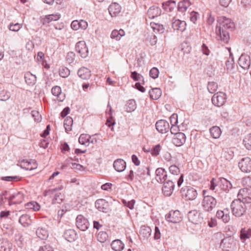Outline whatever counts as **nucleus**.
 Wrapping results in <instances>:
<instances>
[{"label": "nucleus", "instance_id": "nucleus-1", "mask_svg": "<svg viewBox=\"0 0 251 251\" xmlns=\"http://www.w3.org/2000/svg\"><path fill=\"white\" fill-rule=\"evenodd\" d=\"M230 207L233 215L237 217L243 216L247 210L245 202L239 198L233 201L230 204Z\"/></svg>", "mask_w": 251, "mask_h": 251}, {"label": "nucleus", "instance_id": "nucleus-2", "mask_svg": "<svg viewBox=\"0 0 251 251\" xmlns=\"http://www.w3.org/2000/svg\"><path fill=\"white\" fill-rule=\"evenodd\" d=\"M219 25L216 26V29L232 31L235 27L234 24L231 20L226 17H221L218 19Z\"/></svg>", "mask_w": 251, "mask_h": 251}, {"label": "nucleus", "instance_id": "nucleus-3", "mask_svg": "<svg viewBox=\"0 0 251 251\" xmlns=\"http://www.w3.org/2000/svg\"><path fill=\"white\" fill-rule=\"evenodd\" d=\"M217 201L213 196H205L201 202L203 209L206 212H211L216 206Z\"/></svg>", "mask_w": 251, "mask_h": 251}, {"label": "nucleus", "instance_id": "nucleus-4", "mask_svg": "<svg viewBox=\"0 0 251 251\" xmlns=\"http://www.w3.org/2000/svg\"><path fill=\"white\" fill-rule=\"evenodd\" d=\"M62 189V187L59 188H56L53 189H50L45 192V196H53V198L52 200V204H55L56 203H60L63 199V195L59 192L58 190Z\"/></svg>", "mask_w": 251, "mask_h": 251}, {"label": "nucleus", "instance_id": "nucleus-5", "mask_svg": "<svg viewBox=\"0 0 251 251\" xmlns=\"http://www.w3.org/2000/svg\"><path fill=\"white\" fill-rule=\"evenodd\" d=\"M180 193L186 199L188 200H194L197 197L198 193L196 190L190 186H185L180 190Z\"/></svg>", "mask_w": 251, "mask_h": 251}, {"label": "nucleus", "instance_id": "nucleus-6", "mask_svg": "<svg viewBox=\"0 0 251 251\" xmlns=\"http://www.w3.org/2000/svg\"><path fill=\"white\" fill-rule=\"evenodd\" d=\"M166 220L172 223H178L182 221V215L178 210L171 211L165 215Z\"/></svg>", "mask_w": 251, "mask_h": 251}, {"label": "nucleus", "instance_id": "nucleus-7", "mask_svg": "<svg viewBox=\"0 0 251 251\" xmlns=\"http://www.w3.org/2000/svg\"><path fill=\"white\" fill-rule=\"evenodd\" d=\"M212 103L216 106L220 107L223 105L226 101V97L225 93L219 92L215 94L212 98Z\"/></svg>", "mask_w": 251, "mask_h": 251}, {"label": "nucleus", "instance_id": "nucleus-8", "mask_svg": "<svg viewBox=\"0 0 251 251\" xmlns=\"http://www.w3.org/2000/svg\"><path fill=\"white\" fill-rule=\"evenodd\" d=\"M238 166L241 171L248 173L251 172V159L246 157L243 158L238 163Z\"/></svg>", "mask_w": 251, "mask_h": 251}, {"label": "nucleus", "instance_id": "nucleus-9", "mask_svg": "<svg viewBox=\"0 0 251 251\" xmlns=\"http://www.w3.org/2000/svg\"><path fill=\"white\" fill-rule=\"evenodd\" d=\"M150 171L149 166H141L138 168L135 173V179L139 181L144 180L146 176H150Z\"/></svg>", "mask_w": 251, "mask_h": 251}, {"label": "nucleus", "instance_id": "nucleus-10", "mask_svg": "<svg viewBox=\"0 0 251 251\" xmlns=\"http://www.w3.org/2000/svg\"><path fill=\"white\" fill-rule=\"evenodd\" d=\"M75 50L82 58H86L88 55V49L84 41L78 42L75 45Z\"/></svg>", "mask_w": 251, "mask_h": 251}, {"label": "nucleus", "instance_id": "nucleus-11", "mask_svg": "<svg viewBox=\"0 0 251 251\" xmlns=\"http://www.w3.org/2000/svg\"><path fill=\"white\" fill-rule=\"evenodd\" d=\"M76 226L81 230L85 231L88 228L89 223L87 219L79 215L76 218Z\"/></svg>", "mask_w": 251, "mask_h": 251}, {"label": "nucleus", "instance_id": "nucleus-12", "mask_svg": "<svg viewBox=\"0 0 251 251\" xmlns=\"http://www.w3.org/2000/svg\"><path fill=\"white\" fill-rule=\"evenodd\" d=\"M238 197L245 203H251V189L248 188L241 189L238 193Z\"/></svg>", "mask_w": 251, "mask_h": 251}, {"label": "nucleus", "instance_id": "nucleus-13", "mask_svg": "<svg viewBox=\"0 0 251 251\" xmlns=\"http://www.w3.org/2000/svg\"><path fill=\"white\" fill-rule=\"evenodd\" d=\"M95 207L100 211L107 213L110 210V203L104 199H99L95 202Z\"/></svg>", "mask_w": 251, "mask_h": 251}, {"label": "nucleus", "instance_id": "nucleus-14", "mask_svg": "<svg viewBox=\"0 0 251 251\" xmlns=\"http://www.w3.org/2000/svg\"><path fill=\"white\" fill-rule=\"evenodd\" d=\"M174 187L175 182L173 181L172 178L168 179V181L164 183L162 187V192L164 195L166 196H171L174 191Z\"/></svg>", "mask_w": 251, "mask_h": 251}, {"label": "nucleus", "instance_id": "nucleus-15", "mask_svg": "<svg viewBox=\"0 0 251 251\" xmlns=\"http://www.w3.org/2000/svg\"><path fill=\"white\" fill-rule=\"evenodd\" d=\"M187 216L189 221L194 224H198L202 221L201 213L196 210L189 211Z\"/></svg>", "mask_w": 251, "mask_h": 251}, {"label": "nucleus", "instance_id": "nucleus-16", "mask_svg": "<svg viewBox=\"0 0 251 251\" xmlns=\"http://www.w3.org/2000/svg\"><path fill=\"white\" fill-rule=\"evenodd\" d=\"M157 130L161 133H166L170 130L169 123L165 120L158 121L155 124Z\"/></svg>", "mask_w": 251, "mask_h": 251}, {"label": "nucleus", "instance_id": "nucleus-17", "mask_svg": "<svg viewBox=\"0 0 251 251\" xmlns=\"http://www.w3.org/2000/svg\"><path fill=\"white\" fill-rule=\"evenodd\" d=\"M238 64L243 69H249L251 66L250 56L246 54H242L238 59Z\"/></svg>", "mask_w": 251, "mask_h": 251}, {"label": "nucleus", "instance_id": "nucleus-18", "mask_svg": "<svg viewBox=\"0 0 251 251\" xmlns=\"http://www.w3.org/2000/svg\"><path fill=\"white\" fill-rule=\"evenodd\" d=\"M20 166L26 170L31 171L37 168V163L33 159H30L29 161L23 159L21 161Z\"/></svg>", "mask_w": 251, "mask_h": 251}, {"label": "nucleus", "instance_id": "nucleus-19", "mask_svg": "<svg viewBox=\"0 0 251 251\" xmlns=\"http://www.w3.org/2000/svg\"><path fill=\"white\" fill-rule=\"evenodd\" d=\"M24 195L21 192H18L11 195L9 198V203L10 205L21 203L24 200Z\"/></svg>", "mask_w": 251, "mask_h": 251}, {"label": "nucleus", "instance_id": "nucleus-20", "mask_svg": "<svg viewBox=\"0 0 251 251\" xmlns=\"http://www.w3.org/2000/svg\"><path fill=\"white\" fill-rule=\"evenodd\" d=\"M60 18V15L58 13L50 14L41 17V22L43 25H48L51 21H56Z\"/></svg>", "mask_w": 251, "mask_h": 251}, {"label": "nucleus", "instance_id": "nucleus-21", "mask_svg": "<svg viewBox=\"0 0 251 251\" xmlns=\"http://www.w3.org/2000/svg\"><path fill=\"white\" fill-rule=\"evenodd\" d=\"M217 217L221 219L225 223H228L230 220V215L229 210L227 208L224 210H218L216 213Z\"/></svg>", "mask_w": 251, "mask_h": 251}, {"label": "nucleus", "instance_id": "nucleus-22", "mask_svg": "<svg viewBox=\"0 0 251 251\" xmlns=\"http://www.w3.org/2000/svg\"><path fill=\"white\" fill-rule=\"evenodd\" d=\"M186 141V136L182 132H178L176 134L173 139V143L177 147H180L183 145Z\"/></svg>", "mask_w": 251, "mask_h": 251}, {"label": "nucleus", "instance_id": "nucleus-23", "mask_svg": "<svg viewBox=\"0 0 251 251\" xmlns=\"http://www.w3.org/2000/svg\"><path fill=\"white\" fill-rule=\"evenodd\" d=\"M234 242V239L231 237H226L221 240L220 247L223 250H227L232 248Z\"/></svg>", "mask_w": 251, "mask_h": 251}, {"label": "nucleus", "instance_id": "nucleus-24", "mask_svg": "<svg viewBox=\"0 0 251 251\" xmlns=\"http://www.w3.org/2000/svg\"><path fill=\"white\" fill-rule=\"evenodd\" d=\"M172 26L174 30L183 32L186 29V24L185 21H182L178 19H173Z\"/></svg>", "mask_w": 251, "mask_h": 251}, {"label": "nucleus", "instance_id": "nucleus-25", "mask_svg": "<svg viewBox=\"0 0 251 251\" xmlns=\"http://www.w3.org/2000/svg\"><path fill=\"white\" fill-rule=\"evenodd\" d=\"M64 236L66 240L70 242L75 241L77 238L76 231L73 229L66 230L64 232Z\"/></svg>", "mask_w": 251, "mask_h": 251}, {"label": "nucleus", "instance_id": "nucleus-26", "mask_svg": "<svg viewBox=\"0 0 251 251\" xmlns=\"http://www.w3.org/2000/svg\"><path fill=\"white\" fill-rule=\"evenodd\" d=\"M108 11L111 16L114 17L121 12V7L118 3H112L109 6Z\"/></svg>", "mask_w": 251, "mask_h": 251}, {"label": "nucleus", "instance_id": "nucleus-27", "mask_svg": "<svg viewBox=\"0 0 251 251\" xmlns=\"http://www.w3.org/2000/svg\"><path fill=\"white\" fill-rule=\"evenodd\" d=\"M77 75L80 78L84 80L88 79L91 76V71L85 67L80 68L77 71Z\"/></svg>", "mask_w": 251, "mask_h": 251}, {"label": "nucleus", "instance_id": "nucleus-28", "mask_svg": "<svg viewBox=\"0 0 251 251\" xmlns=\"http://www.w3.org/2000/svg\"><path fill=\"white\" fill-rule=\"evenodd\" d=\"M113 167L117 172H122L126 168V163L122 159H117L114 162Z\"/></svg>", "mask_w": 251, "mask_h": 251}, {"label": "nucleus", "instance_id": "nucleus-29", "mask_svg": "<svg viewBox=\"0 0 251 251\" xmlns=\"http://www.w3.org/2000/svg\"><path fill=\"white\" fill-rule=\"evenodd\" d=\"M218 185L225 191H228L232 187L230 182L224 177L219 178Z\"/></svg>", "mask_w": 251, "mask_h": 251}, {"label": "nucleus", "instance_id": "nucleus-30", "mask_svg": "<svg viewBox=\"0 0 251 251\" xmlns=\"http://www.w3.org/2000/svg\"><path fill=\"white\" fill-rule=\"evenodd\" d=\"M106 114L107 115V119L106 124L108 127H111L115 125V122L112 114V107L109 103L107 105V109L106 111Z\"/></svg>", "mask_w": 251, "mask_h": 251}, {"label": "nucleus", "instance_id": "nucleus-31", "mask_svg": "<svg viewBox=\"0 0 251 251\" xmlns=\"http://www.w3.org/2000/svg\"><path fill=\"white\" fill-rule=\"evenodd\" d=\"M36 75L32 74L29 72H26L25 75V81L27 85H34L36 83Z\"/></svg>", "mask_w": 251, "mask_h": 251}, {"label": "nucleus", "instance_id": "nucleus-32", "mask_svg": "<svg viewBox=\"0 0 251 251\" xmlns=\"http://www.w3.org/2000/svg\"><path fill=\"white\" fill-rule=\"evenodd\" d=\"M36 233L38 237L42 240H46L49 236V232L46 227H38Z\"/></svg>", "mask_w": 251, "mask_h": 251}, {"label": "nucleus", "instance_id": "nucleus-33", "mask_svg": "<svg viewBox=\"0 0 251 251\" xmlns=\"http://www.w3.org/2000/svg\"><path fill=\"white\" fill-rule=\"evenodd\" d=\"M52 95L58 98V100L62 101L64 99V95L62 94L61 89L58 86H55L51 89Z\"/></svg>", "mask_w": 251, "mask_h": 251}, {"label": "nucleus", "instance_id": "nucleus-34", "mask_svg": "<svg viewBox=\"0 0 251 251\" xmlns=\"http://www.w3.org/2000/svg\"><path fill=\"white\" fill-rule=\"evenodd\" d=\"M217 33L219 35L220 39L225 43H227L229 40V32L226 30L216 29Z\"/></svg>", "mask_w": 251, "mask_h": 251}, {"label": "nucleus", "instance_id": "nucleus-35", "mask_svg": "<svg viewBox=\"0 0 251 251\" xmlns=\"http://www.w3.org/2000/svg\"><path fill=\"white\" fill-rule=\"evenodd\" d=\"M111 246L115 251H122L124 249L125 245L120 240L117 239L112 241Z\"/></svg>", "mask_w": 251, "mask_h": 251}, {"label": "nucleus", "instance_id": "nucleus-36", "mask_svg": "<svg viewBox=\"0 0 251 251\" xmlns=\"http://www.w3.org/2000/svg\"><path fill=\"white\" fill-rule=\"evenodd\" d=\"M149 94L151 99L157 100L162 95V91L160 88H155L150 91Z\"/></svg>", "mask_w": 251, "mask_h": 251}, {"label": "nucleus", "instance_id": "nucleus-37", "mask_svg": "<svg viewBox=\"0 0 251 251\" xmlns=\"http://www.w3.org/2000/svg\"><path fill=\"white\" fill-rule=\"evenodd\" d=\"M160 14L161 10L158 7L152 6L148 11V14L151 18L157 17L160 15Z\"/></svg>", "mask_w": 251, "mask_h": 251}, {"label": "nucleus", "instance_id": "nucleus-38", "mask_svg": "<svg viewBox=\"0 0 251 251\" xmlns=\"http://www.w3.org/2000/svg\"><path fill=\"white\" fill-rule=\"evenodd\" d=\"M125 34V32L124 30L121 29L119 30L115 29L112 31L111 34V38L114 39L117 41H119L121 39L122 36H124Z\"/></svg>", "mask_w": 251, "mask_h": 251}, {"label": "nucleus", "instance_id": "nucleus-39", "mask_svg": "<svg viewBox=\"0 0 251 251\" xmlns=\"http://www.w3.org/2000/svg\"><path fill=\"white\" fill-rule=\"evenodd\" d=\"M191 4L189 0H183L182 1L178 3L177 6L178 10L181 12H185Z\"/></svg>", "mask_w": 251, "mask_h": 251}, {"label": "nucleus", "instance_id": "nucleus-40", "mask_svg": "<svg viewBox=\"0 0 251 251\" xmlns=\"http://www.w3.org/2000/svg\"><path fill=\"white\" fill-rule=\"evenodd\" d=\"M163 8L167 11H171L176 7V2L173 0H169L162 3Z\"/></svg>", "mask_w": 251, "mask_h": 251}, {"label": "nucleus", "instance_id": "nucleus-41", "mask_svg": "<svg viewBox=\"0 0 251 251\" xmlns=\"http://www.w3.org/2000/svg\"><path fill=\"white\" fill-rule=\"evenodd\" d=\"M151 232V228L145 226H141L140 230V234L144 238H148Z\"/></svg>", "mask_w": 251, "mask_h": 251}, {"label": "nucleus", "instance_id": "nucleus-42", "mask_svg": "<svg viewBox=\"0 0 251 251\" xmlns=\"http://www.w3.org/2000/svg\"><path fill=\"white\" fill-rule=\"evenodd\" d=\"M90 139V135L87 134H81L79 137L78 142L81 145L86 147L89 146V140Z\"/></svg>", "mask_w": 251, "mask_h": 251}, {"label": "nucleus", "instance_id": "nucleus-43", "mask_svg": "<svg viewBox=\"0 0 251 251\" xmlns=\"http://www.w3.org/2000/svg\"><path fill=\"white\" fill-rule=\"evenodd\" d=\"M19 222L23 226L25 227L30 224L31 220L29 215L24 214L20 217Z\"/></svg>", "mask_w": 251, "mask_h": 251}, {"label": "nucleus", "instance_id": "nucleus-44", "mask_svg": "<svg viewBox=\"0 0 251 251\" xmlns=\"http://www.w3.org/2000/svg\"><path fill=\"white\" fill-rule=\"evenodd\" d=\"M12 245L7 240H3L0 243V251H10Z\"/></svg>", "mask_w": 251, "mask_h": 251}, {"label": "nucleus", "instance_id": "nucleus-45", "mask_svg": "<svg viewBox=\"0 0 251 251\" xmlns=\"http://www.w3.org/2000/svg\"><path fill=\"white\" fill-rule=\"evenodd\" d=\"M211 136L215 139L218 138L221 134V130L219 127L215 126L210 129Z\"/></svg>", "mask_w": 251, "mask_h": 251}, {"label": "nucleus", "instance_id": "nucleus-46", "mask_svg": "<svg viewBox=\"0 0 251 251\" xmlns=\"http://www.w3.org/2000/svg\"><path fill=\"white\" fill-rule=\"evenodd\" d=\"M73 124V119L71 117H67L64 121V126L66 131L72 130V126Z\"/></svg>", "mask_w": 251, "mask_h": 251}, {"label": "nucleus", "instance_id": "nucleus-47", "mask_svg": "<svg viewBox=\"0 0 251 251\" xmlns=\"http://www.w3.org/2000/svg\"><path fill=\"white\" fill-rule=\"evenodd\" d=\"M151 25L153 31L156 33H163L165 31V28L162 25L155 23H151Z\"/></svg>", "mask_w": 251, "mask_h": 251}, {"label": "nucleus", "instance_id": "nucleus-48", "mask_svg": "<svg viewBox=\"0 0 251 251\" xmlns=\"http://www.w3.org/2000/svg\"><path fill=\"white\" fill-rule=\"evenodd\" d=\"M251 236V229H242L240 233V238L242 240H246L249 239Z\"/></svg>", "mask_w": 251, "mask_h": 251}, {"label": "nucleus", "instance_id": "nucleus-49", "mask_svg": "<svg viewBox=\"0 0 251 251\" xmlns=\"http://www.w3.org/2000/svg\"><path fill=\"white\" fill-rule=\"evenodd\" d=\"M11 97L10 92L7 90H2L0 91V100L6 101Z\"/></svg>", "mask_w": 251, "mask_h": 251}, {"label": "nucleus", "instance_id": "nucleus-50", "mask_svg": "<svg viewBox=\"0 0 251 251\" xmlns=\"http://www.w3.org/2000/svg\"><path fill=\"white\" fill-rule=\"evenodd\" d=\"M136 108V102L134 100H129L126 105V111L130 112L134 111Z\"/></svg>", "mask_w": 251, "mask_h": 251}, {"label": "nucleus", "instance_id": "nucleus-51", "mask_svg": "<svg viewBox=\"0 0 251 251\" xmlns=\"http://www.w3.org/2000/svg\"><path fill=\"white\" fill-rule=\"evenodd\" d=\"M243 144L248 150H251V133L246 135L243 139Z\"/></svg>", "mask_w": 251, "mask_h": 251}, {"label": "nucleus", "instance_id": "nucleus-52", "mask_svg": "<svg viewBox=\"0 0 251 251\" xmlns=\"http://www.w3.org/2000/svg\"><path fill=\"white\" fill-rule=\"evenodd\" d=\"M108 237V234L105 231H100L97 235V239L101 243H104L105 242Z\"/></svg>", "mask_w": 251, "mask_h": 251}, {"label": "nucleus", "instance_id": "nucleus-53", "mask_svg": "<svg viewBox=\"0 0 251 251\" xmlns=\"http://www.w3.org/2000/svg\"><path fill=\"white\" fill-rule=\"evenodd\" d=\"M130 77L135 81H139L141 80V78H142V84H144L145 81L143 76L136 71L132 72L131 73Z\"/></svg>", "mask_w": 251, "mask_h": 251}, {"label": "nucleus", "instance_id": "nucleus-54", "mask_svg": "<svg viewBox=\"0 0 251 251\" xmlns=\"http://www.w3.org/2000/svg\"><path fill=\"white\" fill-rule=\"evenodd\" d=\"M218 89V84L215 82H210L207 85V89L209 93L213 94L215 93Z\"/></svg>", "mask_w": 251, "mask_h": 251}, {"label": "nucleus", "instance_id": "nucleus-55", "mask_svg": "<svg viewBox=\"0 0 251 251\" xmlns=\"http://www.w3.org/2000/svg\"><path fill=\"white\" fill-rule=\"evenodd\" d=\"M22 27V25L19 23H16L15 24L11 23L8 26V28L10 30L15 32L19 31Z\"/></svg>", "mask_w": 251, "mask_h": 251}, {"label": "nucleus", "instance_id": "nucleus-56", "mask_svg": "<svg viewBox=\"0 0 251 251\" xmlns=\"http://www.w3.org/2000/svg\"><path fill=\"white\" fill-rule=\"evenodd\" d=\"M70 71L66 67H62L60 70L59 75L62 77L66 78L70 75Z\"/></svg>", "mask_w": 251, "mask_h": 251}, {"label": "nucleus", "instance_id": "nucleus-57", "mask_svg": "<svg viewBox=\"0 0 251 251\" xmlns=\"http://www.w3.org/2000/svg\"><path fill=\"white\" fill-rule=\"evenodd\" d=\"M159 72L156 67L152 68L150 71V76L153 79H155L158 77Z\"/></svg>", "mask_w": 251, "mask_h": 251}, {"label": "nucleus", "instance_id": "nucleus-58", "mask_svg": "<svg viewBox=\"0 0 251 251\" xmlns=\"http://www.w3.org/2000/svg\"><path fill=\"white\" fill-rule=\"evenodd\" d=\"M169 171L173 175H178L180 173V169L176 165H173L169 167Z\"/></svg>", "mask_w": 251, "mask_h": 251}, {"label": "nucleus", "instance_id": "nucleus-59", "mask_svg": "<svg viewBox=\"0 0 251 251\" xmlns=\"http://www.w3.org/2000/svg\"><path fill=\"white\" fill-rule=\"evenodd\" d=\"M166 171L164 169L162 168H158L155 171L156 174V179L161 178L164 174L166 173Z\"/></svg>", "mask_w": 251, "mask_h": 251}, {"label": "nucleus", "instance_id": "nucleus-60", "mask_svg": "<svg viewBox=\"0 0 251 251\" xmlns=\"http://www.w3.org/2000/svg\"><path fill=\"white\" fill-rule=\"evenodd\" d=\"M75 58V54L73 52H69L66 56V60L69 64L74 63Z\"/></svg>", "mask_w": 251, "mask_h": 251}, {"label": "nucleus", "instance_id": "nucleus-61", "mask_svg": "<svg viewBox=\"0 0 251 251\" xmlns=\"http://www.w3.org/2000/svg\"><path fill=\"white\" fill-rule=\"evenodd\" d=\"M161 146L159 144L155 145L152 149L151 153L153 156H156L159 154Z\"/></svg>", "mask_w": 251, "mask_h": 251}, {"label": "nucleus", "instance_id": "nucleus-62", "mask_svg": "<svg viewBox=\"0 0 251 251\" xmlns=\"http://www.w3.org/2000/svg\"><path fill=\"white\" fill-rule=\"evenodd\" d=\"M123 202L125 206L128 207L130 209H132L134 208V205L135 204V201L134 200H132L127 201L125 200H123Z\"/></svg>", "mask_w": 251, "mask_h": 251}, {"label": "nucleus", "instance_id": "nucleus-63", "mask_svg": "<svg viewBox=\"0 0 251 251\" xmlns=\"http://www.w3.org/2000/svg\"><path fill=\"white\" fill-rule=\"evenodd\" d=\"M20 177L18 176H3L1 177V180L7 181H12L13 180H20Z\"/></svg>", "mask_w": 251, "mask_h": 251}, {"label": "nucleus", "instance_id": "nucleus-64", "mask_svg": "<svg viewBox=\"0 0 251 251\" xmlns=\"http://www.w3.org/2000/svg\"><path fill=\"white\" fill-rule=\"evenodd\" d=\"M199 15L198 12L195 11H192L190 13V19L191 22H192L194 24L196 23L197 20L198 16Z\"/></svg>", "mask_w": 251, "mask_h": 251}]
</instances>
